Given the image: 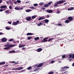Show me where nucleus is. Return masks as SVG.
Returning a JSON list of instances; mask_svg holds the SVG:
<instances>
[{
  "label": "nucleus",
  "mask_w": 74,
  "mask_h": 74,
  "mask_svg": "<svg viewBox=\"0 0 74 74\" xmlns=\"http://www.w3.org/2000/svg\"><path fill=\"white\" fill-rule=\"evenodd\" d=\"M14 46H15V45H8L7 44L5 45H4V46L5 47H9V48H12V47H14Z\"/></svg>",
  "instance_id": "nucleus-1"
},
{
  "label": "nucleus",
  "mask_w": 74,
  "mask_h": 74,
  "mask_svg": "<svg viewBox=\"0 0 74 74\" xmlns=\"http://www.w3.org/2000/svg\"><path fill=\"white\" fill-rule=\"evenodd\" d=\"M64 3V1H61L56 2V4L54 5V7H56L58 5V4H62Z\"/></svg>",
  "instance_id": "nucleus-2"
},
{
  "label": "nucleus",
  "mask_w": 74,
  "mask_h": 74,
  "mask_svg": "<svg viewBox=\"0 0 74 74\" xmlns=\"http://www.w3.org/2000/svg\"><path fill=\"white\" fill-rule=\"evenodd\" d=\"M52 2H50L48 3V4H45L44 5V6L46 8L48 7V6H50V5H51V4H52Z\"/></svg>",
  "instance_id": "nucleus-3"
},
{
  "label": "nucleus",
  "mask_w": 74,
  "mask_h": 74,
  "mask_svg": "<svg viewBox=\"0 0 74 74\" xmlns=\"http://www.w3.org/2000/svg\"><path fill=\"white\" fill-rule=\"evenodd\" d=\"M48 39V37H46L44 38L43 39V40L41 41L42 42H48V40H47Z\"/></svg>",
  "instance_id": "nucleus-4"
},
{
  "label": "nucleus",
  "mask_w": 74,
  "mask_h": 74,
  "mask_svg": "<svg viewBox=\"0 0 74 74\" xmlns=\"http://www.w3.org/2000/svg\"><path fill=\"white\" fill-rule=\"evenodd\" d=\"M23 69V67H19L15 69H14V70H22Z\"/></svg>",
  "instance_id": "nucleus-5"
},
{
  "label": "nucleus",
  "mask_w": 74,
  "mask_h": 74,
  "mask_svg": "<svg viewBox=\"0 0 74 74\" xmlns=\"http://www.w3.org/2000/svg\"><path fill=\"white\" fill-rule=\"evenodd\" d=\"M68 19L71 22V21H72L73 19V18L71 16H69L68 18Z\"/></svg>",
  "instance_id": "nucleus-6"
},
{
  "label": "nucleus",
  "mask_w": 74,
  "mask_h": 74,
  "mask_svg": "<svg viewBox=\"0 0 74 74\" xmlns=\"http://www.w3.org/2000/svg\"><path fill=\"white\" fill-rule=\"evenodd\" d=\"M45 19V16H42L41 17H40L38 18L39 21H40L41 20H42V19Z\"/></svg>",
  "instance_id": "nucleus-7"
},
{
  "label": "nucleus",
  "mask_w": 74,
  "mask_h": 74,
  "mask_svg": "<svg viewBox=\"0 0 74 74\" xmlns=\"http://www.w3.org/2000/svg\"><path fill=\"white\" fill-rule=\"evenodd\" d=\"M23 8H20L18 7H15V9L16 10H23Z\"/></svg>",
  "instance_id": "nucleus-8"
},
{
  "label": "nucleus",
  "mask_w": 74,
  "mask_h": 74,
  "mask_svg": "<svg viewBox=\"0 0 74 74\" xmlns=\"http://www.w3.org/2000/svg\"><path fill=\"white\" fill-rule=\"evenodd\" d=\"M6 41H7V40L5 38H3L1 39L2 42H6Z\"/></svg>",
  "instance_id": "nucleus-9"
},
{
  "label": "nucleus",
  "mask_w": 74,
  "mask_h": 74,
  "mask_svg": "<svg viewBox=\"0 0 74 74\" xmlns=\"http://www.w3.org/2000/svg\"><path fill=\"white\" fill-rule=\"evenodd\" d=\"M26 20L27 21H30L32 20V19L31 17L29 16L26 18Z\"/></svg>",
  "instance_id": "nucleus-10"
},
{
  "label": "nucleus",
  "mask_w": 74,
  "mask_h": 74,
  "mask_svg": "<svg viewBox=\"0 0 74 74\" xmlns=\"http://www.w3.org/2000/svg\"><path fill=\"white\" fill-rule=\"evenodd\" d=\"M43 64H44V63H42L40 64L37 66L38 67H42V65H43Z\"/></svg>",
  "instance_id": "nucleus-11"
},
{
  "label": "nucleus",
  "mask_w": 74,
  "mask_h": 74,
  "mask_svg": "<svg viewBox=\"0 0 74 74\" xmlns=\"http://www.w3.org/2000/svg\"><path fill=\"white\" fill-rule=\"evenodd\" d=\"M46 12L48 13H52V12H53V11L51 10H46Z\"/></svg>",
  "instance_id": "nucleus-12"
},
{
  "label": "nucleus",
  "mask_w": 74,
  "mask_h": 74,
  "mask_svg": "<svg viewBox=\"0 0 74 74\" xmlns=\"http://www.w3.org/2000/svg\"><path fill=\"white\" fill-rule=\"evenodd\" d=\"M42 50V49L41 48H39L37 49V50H36V51H37L38 52H41Z\"/></svg>",
  "instance_id": "nucleus-13"
},
{
  "label": "nucleus",
  "mask_w": 74,
  "mask_h": 74,
  "mask_svg": "<svg viewBox=\"0 0 74 74\" xmlns=\"http://www.w3.org/2000/svg\"><path fill=\"white\" fill-rule=\"evenodd\" d=\"M7 8V6L4 5L1 6L0 7V8H1V9H2L3 8Z\"/></svg>",
  "instance_id": "nucleus-14"
},
{
  "label": "nucleus",
  "mask_w": 74,
  "mask_h": 74,
  "mask_svg": "<svg viewBox=\"0 0 74 74\" xmlns=\"http://www.w3.org/2000/svg\"><path fill=\"white\" fill-rule=\"evenodd\" d=\"M45 22V23H48L49 22V20L47 19H45L44 20Z\"/></svg>",
  "instance_id": "nucleus-15"
},
{
  "label": "nucleus",
  "mask_w": 74,
  "mask_h": 74,
  "mask_svg": "<svg viewBox=\"0 0 74 74\" xmlns=\"http://www.w3.org/2000/svg\"><path fill=\"white\" fill-rule=\"evenodd\" d=\"M74 10V8H73V7L69 8L68 9V11H71V10Z\"/></svg>",
  "instance_id": "nucleus-16"
},
{
  "label": "nucleus",
  "mask_w": 74,
  "mask_h": 74,
  "mask_svg": "<svg viewBox=\"0 0 74 74\" xmlns=\"http://www.w3.org/2000/svg\"><path fill=\"white\" fill-rule=\"evenodd\" d=\"M64 69H69V67L66 66L64 67L63 68V67L62 68V70H64Z\"/></svg>",
  "instance_id": "nucleus-17"
},
{
  "label": "nucleus",
  "mask_w": 74,
  "mask_h": 74,
  "mask_svg": "<svg viewBox=\"0 0 74 74\" xmlns=\"http://www.w3.org/2000/svg\"><path fill=\"white\" fill-rule=\"evenodd\" d=\"M33 34L30 33H28L27 34V35L28 36H32V35H33Z\"/></svg>",
  "instance_id": "nucleus-18"
},
{
  "label": "nucleus",
  "mask_w": 74,
  "mask_h": 74,
  "mask_svg": "<svg viewBox=\"0 0 74 74\" xmlns=\"http://www.w3.org/2000/svg\"><path fill=\"white\" fill-rule=\"evenodd\" d=\"M32 66H29L28 67L27 69L28 70H32Z\"/></svg>",
  "instance_id": "nucleus-19"
},
{
  "label": "nucleus",
  "mask_w": 74,
  "mask_h": 74,
  "mask_svg": "<svg viewBox=\"0 0 74 74\" xmlns=\"http://www.w3.org/2000/svg\"><path fill=\"white\" fill-rule=\"evenodd\" d=\"M13 41V42L14 43V44H16L17 42H18V43L19 42V41H16L14 40Z\"/></svg>",
  "instance_id": "nucleus-20"
},
{
  "label": "nucleus",
  "mask_w": 74,
  "mask_h": 74,
  "mask_svg": "<svg viewBox=\"0 0 74 74\" xmlns=\"http://www.w3.org/2000/svg\"><path fill=\"white\" fill-rule=\"evenodd\" d=\"M12 25L15 26L16 25H18V23L16 22H14L12 23Z\"/></svg>",
  "instance_id": "nucleus-21"
},
{
  "label": "nucleus",
  "mask_w": 74,
  "mask_h": 74,
  "mask_svg": "<svg viewBox=\"0 0 74 74\" xmlns=\"http://www.w3.org/2000/svg\"><path fill=\"white\" fill-rule=\"evenodd\" d=\"M14 39L13 38H11L8 41H9V42H11L13 41H14Z\"/></svg>",
  "instance_id": "nucleus-22"
},
{
  "label": "nucleus",
  "mask_w": 74,
  "mask_h": 74,
  "mask_svg": "<svg viewBox=\"0 0 74 74\" xmlns=\"http://www.w3.org/2000/svg\"><path fill=\"white\" fill-rule=\"evenodd\" d=\"M65 22L66 23H68L70 22V21L69 20H66L65 21Z\"/></svg>",
  "instance_id": "nucleus-23"
},
{
  "label": "nucleus",
  "mask_w": 74,
  "mask_h": 74,
  "mask_svg": "<svg viewBox=\"0 0 74 74\" xmlns=\"http://www.w3.org/2000/svg\"><path fill=\"white\" fill-rule=\"evenodd\" d=\"M5 29L6 30H10L11 28L8 27L7 26L6 27Z\"/></svg>",
  "instance_id": "nucleus-24"
},
{
  "label": "nucleus",
  "mask_w": 74,
  "mask_h": 74,
  "mask_svg": "<svg viewBox=\"0 0 74 74\" xmlns=\"http://www.w3.org/2000/svg\"><path fill=\"white\" fill-rule=\"evenodd\" d=\"M37 17V16L35 15V16H33L32 17V19H34L36 18Z\"/></svg>",
  "instance_id": "nucleus-25"
},
{
  "label": "nucleus",
  "mask_w": 74,
  "mask_h": 74,
  "mask_svg": "<svg viewBox=\"0 0 74 74\" xmlns=\"http://www.w3.org/2000/svg\"><path fill=\"white\" fill-rule=\"evenodd\" d=\"M5 64V62H0V65H3V64Z\"/></svg>",
  "instance_id": "nucleus-26"
},
{
  "label": "nucleus",
  "mask_w": 74,
  "mask_h": 74,
  "mask_svg": "<svg viewBox=\"0 0 74 74\" xmlns=\"http://www.w3.org/2000/svg\"><path fill=\"white\" fill-rule=\"evenodd\" d=\"M39 69H40V68L36 69L34 70V71H38Z\"/></svg>",
  "instance_id": "nucleus-27"
},
{
  "label": "nucleus",
  "mask_w": 74,
  "mask_h": 74,
  "mask_svg": "<svg viewBox=\"0 0 74 74\" xmlns=\"http://www.w3.org/2000/svg\"><path fill=\"white\" fill-rule=\"evenodd\" d=\"M56 26H62V25L61 24L58 23L57 24H56Z\"/></svg>",
  "instance_id": "nucleus-28"
},
{
  "label": "nucleus",
  "mask_w": 74,
  "mask_h": 74,
  "mask_svg": "<svg viewBox=\"0 0 74 74\" xmlns=\"http://www.w3.org/2000/svg\"><path fill=\"white\" fill-rule=\"evenodd\" d=\"M10 47H6L5 48H4V49H6V50H8V49H10Z\"/></svg>",
  "instance_id": "nucleus-29"
},
{
  "label": "nucleus",
  "mask_w": 74,
  "mask_h": 74,
  "mask_svg": "<svg viewBox=\"0 0 74 74\" xmlns=\"http://www.w3.org/2000/svg\"><path fill=\"white\" fill-rule=\"evenodd\" d=\"M69 58L70 59V58H72V54H70L69 55Z\"/></svg>",
  "instance_id": "nucleus-30"
},
{
  "label": "nucleus",
  "mask_w": 74,
  "mask_h": 74,
  "mask_svg": "<svg viewBox=\"0 0 74 74\" xmlns=\"http://www.w3.org/2000/svg\"><path fill=\"white\" fill-rule=\"evenodd\" d=\"M42 23H40L39 24H37V25L38 26H41V25H42Z\"/></svg>",
  "instance_id": "nucleus-31"
},
{
  "label": "nucleus",
  "mask_w": 74,
  "mask_h": 74,
  "mask_svg": "<svg viewBox=\"0 0 74 74\" xmlns=\"http://www.w3.org/2000/svg\"><path fill=\"white\" fill-rule=\"evenodd\" d=\"M34 40H39V37H36V38H34Z\"/></svg>",
  "instance_id": "nucleus-32"
},
{
  "label": "nucleus",
  "mask_w": 74,
  "mask_h": 74,
  "mask_svg": "<svg viewBox=\"0 0 74 74\" xmlns=\"http://www.w3.org/2000/svg\"><path fill=\"white\" fill-rule=\"evenodd\" d=\"M14 52H15V51L14 50H13V51H11L9 52V53H14Z\"/></svg>",
  "instance_id": "nucleus-33"
},
{
  "label": "nucleus",
  "mask_w": 74,
  "mask_h": 74,
  "mask_svg": "<svg viewBox=\"0 0 74 74\" xmlns=\"http://www.w3.org/2000/svg\"><path fill=\"white\" fill-rule=\"evenodd\" d=\"M26 12H30V11H31V10L30 9H28V10H26Z\"/></svg>",
  "instance_id": "nucleus-34"
},
{
  "label": "nucleus",
  "mask_w": 74,
  "mask_h": 74,
  "mask_svg": "<svg viewBox=\"0 0 74 74\" xmlns=\"http://www.w3.org/2000/svg\"><path fill=\"white\" fill-rule=\"evenodd\" d=\"M29 8H30L31 9H32V10H34L35 8H34V7L33 6H32L31 7H29Z\"/></svg>",
  "instance_id": "nucleus-35"
},
{
  "label": "nucleus",
  "mask_w": 74,
  "mask_h": 74,
  "mask_svg": "<svg viewBox=\"0 0 74 74\" xmlns=\"http://www.w3.org/2000/svg\"><path fill=\"white\" fill-rule=\"evenodd\" d=\"M62 58H66V55H64L62 56Z\"/></svg>",
  "instance_id": "nucleus-36"
},
{
  "label": "nucleus",
  "mask_w": 74,
  "mask_h": 74,
  "mask_svg": "<svg viewBox=\"0 0 74 74\" xmlns=\"http://www.w3.org/2000/svg\"><path fill=\"white\" fill-rule=\"evenodd\" d=\"M25 45H21L20 46H19V47L20 48V47H25Z\"/></svg>",
  "instance_id": "nucleus-37"
},
{
  "label": "nucleus",
  "mask_w": 74,
  "mask_h": 74,
  "mask_svg": "<svg viewBox=\"0 0 74 74\" xmlns=\"http://www.w3.org/2000/svg\"><path fill=\"white\" fill-rule=\"evenodd\" d=\"M32 38V36H29V37H28L27 38L28 40H30V39H31Z\"/></svg>",
  "instance_id": "nucleus-38"
},
{
  "label": "nucleus",
  "mask_w": 74,
  "mask_h": 74,
  "mask_svg": "<svg viewBox=\"0 0 74 74\" xmlns=\"http://www.w3.org/2000/svg\"><path fill=\"white\" fill-rule=\"evenodd\" d=\"M65 73H66L65 74H68V71H66L64 72L63 73H62V74H65Z\"/></svg>",
  "instance_id": "nucleus-39"
},
{
  "label": "nucleus",
  "mask_w": 74,
  "mask_h": 74,
  "mask_svg": "<svg viewBox=\"0 0 74 74\" xmlns=\"http://www.w3.org/2000/svg\"><path fill=\"white\" fill-rule=\"evenodd\" d=\"M17 3H20L21 2V1L19 0H17L16 1Z\"/></svg>",
  "instance_id": "nucleus-40"
},
{
  "label": "nucleus",
  "mask_w": 74,
  "mask_h": 74,
  "mask_svg": "<svg viewBox=\"0 0 74 74\" xmlns=\"http://www.w3.org/2000/svg\"><path fill=\"white\" fill-rule=\"evenodd\" d=\"M9 2H10V3H9L10 4H11V5H12V4H13V3H12V2H11V0L9 1Z\"/></svg>",
  "instance_id": "nucleus-41"
},
{
  "label": "nucleus",
  "mask_w": 74,
  "mask_h": 74,
  "mask_svg": "<svg viewBox=\"0 0 74 74\" xmlns=\"http://www.w3.org/2000/svg\"><path fill=\"white\" fill-rule=\"evenodd\" d=\"M53 74V72H49L48 73V74Z\"/></svg>",
  "instance_id": "nucleus-42"
},
{
  "label": "nucleus",
  "mask_w": 74,
  "mask_h": 74,
  "mask_svg": "<svg viewBox=\"0 0 74 74\" xmlns=\"http://www.w3.org/2000/svg\"><path fill=\"white\" fill-rule=\"evenodd\" d=\"M9 9L10 10H12V6H10L9 7Z\"/></svg>",
  "instance_id": "nucleus-43"
},
{
  "label": "nucleus",
  "mask_w": 74,
  "mask_h": 74,
  "mask_svg": "<svg viewBox=\"0 0 74 74\" xmlns=\"http://www.w3.org/2000/svg\"><path fill=\"white\" fill-rule=\"evenodd\" d=\"M72 59H74V54H72Z\"/></svg>",
  "instance_id": "nucleus-44"
},
{
  "label": "nucleus",
  "mask_w": 74,
  "mask_h": 74,
  "mask_svg": "<svg viewBox=\"0 0 74 74\" xmlns=\"http://www.w3.org/2000/svg\"><path fill=\"white\" fill-rule=\"evenodd\" d=\"M54 62H55V61L54 60L51 61V64H52V63H54Z\"/></svg>",
  "instance_id": "nucleus-45"
},
{
  "label": "nucleus",
  "mask_w": 74,
  "mask_h": 74,
  "mask_svg": "<svg viewBox=\"0 0 74 74\" xmlns=\"http://www.w3.org/2000/svg\"><path fill=\"white\" fill-rule=\"evenodd\" d=\"M5 12H6V13H9V10H6L5 11Z\"/></svg>",
  "instance_id": "nucleus-46"
},
{
  "label": "nucleus",
  "mask_w": 74,
  "mask_h": 74,
  "mask_svg": "<svg viewBox=\"0 0 74 74\" xmlns=\"http://www.w3.org/2000/svg\"><path fill=\"white\" fill-rule=\"evenodd\" d=\"M37 5H38V4L36 3V4H34V6H37Z\"/></svg>",
  "instance_id": "nucleus-47"
},
{
  "label": "nucleus",
  "mask_w": 74,
  "mask_h": 74,
  "mask_svg": "<svg viewBox=\"0 0 74 74\" xmlns=\"http://www.w3.org/2000/svg\"><path fill=\"white\" fill-rule=\"evenodd\" d=\"M59 12H60V11L59 10H58L57 12V14H59Z\"/></svg>",
  "instance_id": "nucleus-48"
},
{
  "label": "nucleus",
  "mask_w": 74,
  "mask_h": 74,
  "mask_svg": "<svg viewBox=\"0 0 74 74\" xmlns=\"http://www.w3.org/2000/svg\"><path fill=\"white\" fill-rule=\"evenodd\" d=\"M10 1H7L6 2V3L7 4H10V3H10V2H9Z\"/></svg>",
  "instance_id": "nucleus-49"
},
{
  "label": "nucleus",
  "mask_w": 74,
  "mask_h": 74,
  "mask_svg": "<svg viewBox=\"0 0 74 74\" xmlns=\"http://www.w3.org/2000/svg\"><path fill=\"white\" fill-rule=\"evenodd\" d=\"M43 4H44V3H40V5H43Z\"/></svg>",
  "instance_id": "nucleus-50"
},
{
  "label": "nucleus",
  "mask_w": 74,
  "mask_h": 74,
  "mask_svg": "<svg viewBox=\"0 0 74 74\" xmlns=\"http://www.w3.org/2000/svg\"><path fill=\"white\" fill-rule=\"evenodd\" d=\"M47 18H49V16L48 15H47Z\"/></svg>",
  "instance_id": "nucleus-51"
},
{
  "label": "nucleus",
  "mask_w": 74,
  "mask_h": 74,
  "mask_svg": "<svg viewBox=\"0 0 74 74\" xmlns=\"http://www.w3.org/2000/svg\"><path fill=\"white\" fill-rule=\"evenodd\" d=\"M2 11H3V10L2 9H0V12H2Z\"/></svg>",
  "instance_id": "nucleus-52"
},
{
  "label": "nucleus",
  "mask_w": 74,
  "mask_h": 74,
  "mask_svg": "<svg viewBox=\"0 0 74 74\" xmlns=\"http://www.w3.org/2000/svg\"><path fill=\"white\" fill-rule=\"evenodd\" d=\"M3 3V0H0V3Z\"/></svg>",
  "instance_id": "nucleus-53"
},
{
  "label": "nucleus",
  "mask_w": 74,
  "mask_h": 74,
  "mask_svg": "<svg viewBox=\"0 0 74 74\" xmlns=\"http://www.w3.org/2000/svg\"><path fill=\"white\" fill-rule=\"evenodd\" d=\"M17 23H19V21L18 20H17L16 21V22Z\"/></svg>",
  "instance_id": "nucleus-54"
},
{
  "label": "nucleus",
  "mask_w": 74,
  "mask_h": 74,
  "mask_svg": "<svg viewBox=\"0 0 74 74\" xmlns=\"http://www.w3.org/2000/svg\"><path fill=\"white\" fill-rule=\"evenodd\" d=\"M8 23H9V24H11V22L10 21H8Z\"/></svg>",
  "instance_id": "nucleus-55"
},
{
  "label": "nucleus",
  "mask_w": 74,
  "mask_h": 74,
  "mask_svg": "<svg viewBox=\"0 0 74 74\" xmlns=\"http://www.w3.org/2000/svg\"><path fill=\"white\" fill-rule=\"evenodd\" d=\"M53 38H51L50 39V41H52V40H53Z\"/></svg>",
  "instance_id": "nucleus-56"
},
{
  "label": "nucleus",
  "mask_w": 74,
  "mask_h": 74,
  "mask_svg": "<svg viewBox=\"0 0 74 74\" xmlns=\"http://www.w3.org/2000/svg\"><path fill=\"white\" fill-rule=\"evenodd\" d=\"M25 70H26L24 69V70H23L22 71H22V72H23V71H25Z\"/></svg>",
  "instance_id": "nucleus-57"
},
{
  "label": "nucleus",
  "mask_w": 74,
  "mask_h": 74,
  "mask_svg": "<svg viewBox=\"0 0 74 74\" xmlns=\"http://www.w3.org/2000/svg\"><path fill=\"white\" fill-rule=\"evenodd\" d=\"M3 35V33L2 32H0V35Z\"/></svg>",
  "instance_id": "nucleus-58"
},
{
  "label": "nucleus",
  "mask_w": 74,
  "mask_h": 74,
  "mask_svg": "<svg viewBox=\"0 0 74 74\" xmlns=\"http://www.w3.org/2000/svg\"><path fill=\"white\" fill-rule=\"evenodd\" d=\"M48 42H49V41H51V39H49L48 40Z\"/></svg>",
  "instance_id": "nucleus-59"
},
{
  "label": "nucleus",
  "mask_w": 74,
  "mask_h": 74,
  "mask_svg": "<svg viewBox=\"0 0 74 74\" xmlns=\"http://www.w3.org/2000/svg\"><path fill=\"white\" fill-rule=\"evenodd\" d=\"M14 3L15 4H17V3L16 2H15Z\"/></svg>",
  "instance_id": "nucleus-60"
},
{
  "label": "nucleus",
  "mask_w": 74,
  "mask_h": 74,
  "mask_svg": "<svg viewBox=\"0 0 74 74\" xmlns=\"http://www.w3.org/2000/svg\"><path fill=\"white\" fill-rule=\"evenodd\" d=\"M67 4V3H64V5H65V4Z\"/></svg>",
  "instance_id": "nucleus-61"
},
{
  "label": "nucleus",
  "mask_w": 74,
  "mask_h": 74,
  "mask_svg": "<svg viewBox=\"0 0 74 74\" xmlns=\"http://www.w3.org/2000/svg\"><path fill=\"white\" fill-rule=\"evenodd\" d=\"M72 66H74V62L72 64Z\"/></svg>",
  "instance_id": "nucleus-62"
},
{
  "label": "nucleus",
  "mask_w": 74,
  "mask_h": 74,
  "mask_svg": "<svg viewBox=\"0 0 74 74\" xmlns=\"http://www.w3.org/2000/svg\"><path fill=\"white\" fill-rule=\"evenodd\" d=\"M22 49H25V47H23V48H22Z\"/></svg>",
  "instance_id": "nucleus-63"
},
{
  "label": "nucleus",
  "mask_w": 74,
  "mask_h": 74,
  "mask_svg": "<svg viewBox=\"0 0 74 74\" xmlns=\"http://www.w3.org/2000/svg\"><path fill=\"white\" fill-rule=\"evenodd\" d=\"M58 62H59V63H61V61H58Z\"/></svg>",
  "instance_id": "nucleus-64"
}]
</instances>
